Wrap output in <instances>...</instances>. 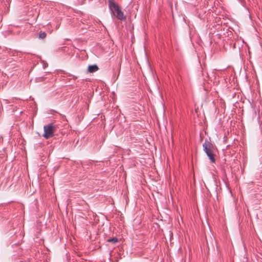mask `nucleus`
<instances>
[{"instance_id":"1","label":"nucleus","mask_w":262,"mask_h":262,"mask_svg":"<svg viewBox=\"0 0 262 262\" xmlns=\"http://www.w3.org/2000/svg\"><path fill=\"white\" fill-rule=\"evenodd\" d=\"M108 5L110 10L113 14L119 20H123L126 19L123 12L120 9L119 5L116 4L113 0H110Z\"/></svg>"},{"instance_id":"2","label":"nucleus","mask_w":262,"mask_h":262,"mask_svg":"<svg viewBox=\"0 0 262 262\" xmlns=\"http://www.w3.org/2000/svg\"><path fill=\"white\" fill-rule=\"evenodd\" d=\"M203 150L209 158L211 163H215L214 150V147L212 144L208 141L206 140L203 144Z\"/></svg>"},{"instance_id":"3","label":"nucleus","mask_w":262,"mask_h":262,"mask_svg":"<svg viewBox=\"0 0 262 262\" xmlns=\"http://www.w3.org/2000/svg\"><path fill=\"white\" fill-rule=\"evenodd\" d=\"M56 128V126L52 123L45 125L43 126L44 133L43 137L47 139L53 137Z\"/></svg>"},{"instance_id":"4","label":"nucleus","mask_w":262,"mask_h":262,"mask_svg":"<svg viewBox=\"0 0 262 262\" xmlns=\"http://www.w3.org/2000/svg\"><path fill=\"white\" fill-rule=\"evenodd\" d=\"M99 68L96 64L90 65L88 67V71L89 73H94L98 70Z\"/></svg>"},{"instance_id":"5","label":"nucleus","mask_w":262,"mask_h":262,"mask_svg":"<svg viewBox=\"0 0 262 262\" xmlns=\"http://www.w3.org/2000/svg\"><path fill=\"white\" fill-rule=\"evenodd\" d=\"M107 242L108 243H111L112 244H115L119 242V239L117 237H113V238H108L107 240Z\"/></svg>"},{"instance_id":"6","label":"nucleus","mask_w":262,"mask_h":262,"mask_svg":"<svg viewBox=\"0 0 262 262\" xmlns=\"http://www.w3.org/2000/svg\"><path fill=\"white\" fill-rule=\"evenodd\" d=\"M47 36L46 33L45 32H40L39 33V38L40 39H44Z\"/></svg>"}]
</instances>
